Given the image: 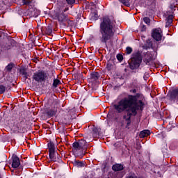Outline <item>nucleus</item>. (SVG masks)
Wrapping results in <instances>:
<instances>
[{"mask_svg": "<svg viewBox=\"0 0 178 178\" xmlns=\"http://www.w3.org/2000/svg\"><path fill=\"white\" fill-rule=\"evenodd\" d=\"M114 109L118 113H123L124 120L127 121V124L131 123V116H136L138 111H143L144 103L141 100H137L136 96L129 95L128 97H124L113 105Z\"/></svg>", "mask_w": 178, "mask_h": 178, "instance_id": "f257e3e1", "label": "nucleus"}, {"mask_svg": "<svg viewBox=\"0 0 178 178\" xmlns=\"http://www.w3.org/2000/svg\"><path fill=\"white\" fill-rule=\"evenodd\" d=\"M99 31V41L106 45V42L115 35V21L110 19L109 17H104L100 23Z\"/></svg>", "mask_w": 178, "mask_h": 178, "instance_id": "f03ea898", "label": "nucleus"}, {"mask_svg": "<svg viewBox=\"0 0 178 178\" xmlns=\"http://www.w3.org/2000/svg\"><path fill=\"white\" fill-rule=\"evenodd\" d=\"M131 60L130 68L132 70L137 69V67H140V65H141V62H143V56L141 55V53L139 51L134 53L131 56Z\"/></svg>", "mask_w": 178, "mask_h": 178, "instance_id": "7ed1b4c3", "label": "nucleus"}, {"mask_svg": "<svg viewBox=\"0 0 178 178\" xmlns=\"http://www.w3.org/2000/svg\"><path fill=\"white\" fill-rule=\"evenodd\" d=\"M48 76H49V74L47 72L38 71V72L33 74V79L38 83H42V81L48 80Z\"/></svg>", "mask_w": 178, "mask_h": 178, "instance_id": "20e7f679", "label": "nucleus"}, {"mask_svg": "<svg viewBox=\"0 0 178 178\" xmlns=\"http://www.w3.org/2000/svg\"><path fill=\"white\" fill-rule=\"evenodd\" d=\"M54 19L58 20L59 23H61L63 26H66V23H68L69 24V22H70L69 18H67V15L65 14L63 11L56 13L54 15Z\"/></svg>", "mask_w": 178, "mask_h": 178, "instance_id": "39448f33", "label": "nucleus"}, {"mask_svg": "<svg viewBox=\"0 0 178 178\" xmlns=\"http://www.w3.org/2000/svg\"><path fill=\"white\" fill-rule=\"evenodd\" d=\"M53 105L54 108L50 109L47 111V115L49 118H52V116H55V115H56V113L58 112V108H59V104H58V102L54 101L53 102Z\"/></svg>", "mask_w": 178, "mask_h": 178, "instance_id": "423d86ee", "label": "nucleus"}, {"mask_svg": "<svg viewBox=\"0 0 178 178\" xmlns=\"http://www.w3.org/2000/svg\"><path fill=\"white\" fill-rule=\"evenodd\" d=\"M152 37L156 40V41H161L162 40V29L158 28L153 30Z\"/></svg>", "mask_w": 178, "mask_h": 178, "instance_id": "0eeeda50", "label": "nucleus"}, {"mask_svg": "<svg viewBox=\"0 0 178 178\" xmlns=\"http://www.w3.org/2000/svg\"><path fill=\"white\" fill-rule=\"evenodd\" d=\"M170 99L172 102H176L178 104V89H174L170 95Z\"/></svg>", "mask_w": 178, "mask_h": 178, "instance_id": "6e6552de", "label": "nucleus"}, {"mask_svg": "<svg viewBox=\"0 0 178 178\" xmlns=\"http://www.w3.org/2000/svg\"><path fill=\"white\" fill-rule=\"evenodd\" d=\"M12 160V168L16 169L17 168H19V166H20V160L19 159V157H17V156L15 154L13 155Z\"/></svg>", "mask_w": 178, "mask_h": 178, "instance_id": "1a4fd4ad", "label": "nucleus"}, {"mask_svg": "<svg viewBox=\"0 0 178 178\" xmlns=\"http://www.w3.org/2000/svg\"><path fill=\"white\" fill-rule=\"evenodd\" d=\"M153 59L154 57L152 56V54H151L150 52H147L145 54L144 62L145 63H146V65H151Z\"/></svg>", "mask_w": 178, "mask_h": 178, "instance_id": "9d476101", "label": "nucleus"}, {"mask_svg": "<svg viewBox=\"0 0 178 178\" xmlns=\"http://www.w3.org/2000/svg\"><path fill=\"white\" fill-rule=\"evenodd\" d=\"M59 154H58V153H56V151L54 152H49V156L51 159V161H53V162H56V161H58V159H59Z\"/></svg>", "mask_w": 178, "mask_h": 178, "instance_id": "9b49d317", "label": "nucleus"}, {"mask_svg": "<svg viewBox=\"0 0 178 178\" xmlns=\"http://www.w3.org/2000/svg\"><path fill=\"white\" fill-rule=\"evenodd\" d=\"M151 134V131L148 129H145L140 132L139 137L140 138H144L145 137H148Z\"/></svg>", "mask_w": 178, "mask_h": 178, "instance_id": "f8f14e48", "label": "nucleus"}, {"mask_svg": "<svg viewBox=\"0 0 178 178\" xmlns=\"http://www.w3.org/2000/svg\"><path fill=\"white\" fill-rule=\"evenodd\" d=\"M80 149H82L81 147L80 146V143H79V142H74L72 144V151L76 153L77 151H80Z\"/></svg>", "mask_w": 178, "mask_h": 178, "instance_id": "ddd939ff", "label": "nucleus"}, {"mask_svg": "<svg viewBox=\"0 0 178 178\" xmlns=\"http://www.w3.org/2000/svg\"><path fill=\"white\" fill-rule=\"evenodd\" d=\"M78 143H79V145L82 149L87 148L88 145V144L87 143V141H86V140L84 139L79 140Z\"/></svg>", "mask_w": 178, "mask_h": 178, "instance_id": "4468645a", "label": "nucleus"}, {"mask_svg": "<svg viewBox=\"0 0 178 178\" xmlns=\"http://www.w3.org/2000/svg\"><path fill=\"white\" fill-rule=\"evenodd\" d=\"M113 170L115 172H119L120 170H123V165L122 164H115L112 167Z\"/></svg>", "mask_w": 178, "mask_h": 178, "instance_id": "2eb2a0df", "label": "nucleus"}, {"mask_svg": "<svg viewBox=\"0 0 178 178\" xmlns=\"http://www.w3.org/2000/svg\"><path fill=\"white\" fill-rule=\"evenodd\" d=\"M173 22V15H170L167 18H166V24H165V27H169L170 24H172V22Z\"/></svg>", "mask_w": 178, "mask_h": 178, "instance_id": "dca6fc26", "label": "nucleus"}, {"mask_svg": "<svg viewBox=\"0 0 178 178\" xmlns=\"http://www.w3.org/2000/svg\"><path fill=\"white\" fill-rule=\"evenodd\" d=\"M48 147H49V152H54L56 149L55 144H54V143L52 142H49L48 143Z\"/></svg>", "mask_w": 178, "mask_h": 178, "instance_id": "f3484780", "label": "nucleus"}, {"mask_svg": "<svg viewBox=\"0 0 178 178\" xmlns=\"http://www.w3.org/2000/svg\"><path fill=\"white\" fill-rule=\"evenodd\" d=\"M74 166H76V168H83V166H84V162L74 161Z\"/></svg>", "mask_w": 178, "mask_h": 178, "instance_id": "a211bd4d", "label": "nucleus"}, {"mask_svg": "<svg viewBox=\"0 0 178 178\" xmlns=\"http://www.w3.org/2000/svg\"><path fill=\"white\" fill-rule=\"evenodd\" d=\"M90 77L92 80H98V79H99V73L98 72L92 73L90 75Z\"/></svg>", "mask_w": 178, "mask_h": 178, "instance_id": "6ab92c4d", "label": "nucleus"}, {"mask_svg": "<svg viewBox=\"0 0 178 178\" xmlns=\"http://www.w3.org/2000/svg\"><path fill=\"white\" fill-rule=\"evenodd\" d=\"M13 63H10L6 67L5 70H6V72H10L12 69H13Z\"/></svg>", "mask_w": 178, "mask_h": 178, "instance_id": "aec40b11", "label": "nucleus"}, {"mask_svg": "<svg viewBox=\"0 0 178 178\" xmlns=\"http://www.w3.org/2000/svg\"><path fill=\"white\" fill-rule=\"evenodd\" d=\"M46 34H47V35H51L52 34V27L47 26L46 28Z\"/></svg>", "mask_w": 178, "mask_h": 178, "instance_id": "412c9836", "label": "nucleus"}, {"mask_svg": "<svg viewBox=\"0 0 178 178\" xmlns=\"http://www.w3.org/2000/svg\"><path fill=\"white\" fill-rule=\"evenodd\" d=\"M58 84H60V81L59 79H54V82H53V86L56 88L58 87Z\"/></svg>", "mask_w": 178, "mask_h": 178, "instance_id": "4be33fe9", "label": "nucleus"}, {"mask_svg": "<svg viewBox=\"0 0 178 178\" xmlns=\"http://www.w3.org/2000/svg\"><path fill=\"white\" fill-rule=\"evenodd\" d=\"M121 3H123L125 6H130V3L129 0H119Z\"/></svg>", "mask_w": 178, "mask_h": 178, "instance_id": "5701e85b", "label": "nucleus"}, {"mask_svg": "<svg viewBox=\"0 0 178 178\" xmlns=\"http://www.w3.org/2000/svg\"><path fill=\"white\" fill-rule=\"evenodd\" d=\"M22 5H30L33 2V0H22Z\"/></svg>", "mask_w": 178, "mask_h": 178, "instance_id": "b1692460", "label": "nucleus"}, {"mask_svg": "<svg viewBox=\"0 0 178 178\" xmlns=\"http://www.w3.org/2000/svg\"><path fill=\"white\" fill-rule=\"evenodd\" d=\"M6 90V87L3 85H0V94H3Z\"/></svg>", "mask_w": 178, "mask_h": 178, "instance_id": "393cba45", "label": "nucleus"}, {"mask_svg": "<svg viewBox=\"0 0 178 178\" xmlns=\"http://www.w3.org/2000/svg\"><path fill=\"white\" fill-rule=\"evenodd\" d=\"M38 15H40V12L37 11V10H33V11L32 12V16L33 17H37Z\"/></svg>", "mask_w": 178, "mask_h": 178, "instance_id": "a878e982", "label": "nucleus"}, {"mask_svg": "<svg viewBox=\"0 0 178 178\" xmlns=\"http://www.w3.org/2000/svg\"><path fill=\"white\" fill-rule=\"evenodd\" d=\"M22 74H23V76H24L25 80L27 79V72H26V70L22 69L20 70Z\"/></svg>", "mask_w": 178, "mask_h": 178, "instance_id": "bb28decb", "label": "nucleus"}, {"mask_svg": "<svg viewBox=\"0 0 178 178\" xmlns=\"http://www.w3.org/2000/svg\"><path fill=\"white\" fill-rule=\"evenodd\" d=\"M126 51H127V55H130V54H131V52H133V49H131V47H128L126 48Z\"/></svg>", "mask_w": 178, "mask_h": 178, "instance_id": "cd10ccee", "label": "nucleus"}, {"mask_svg": "<svg viewBox=\"0 0 178 178\" xmlns=\"http://www.w3.org/2000/svg\"><path fill=\"white\" fill-rule=\"evenodd\" d=\"M143 21L146 24H149V23H151L149 18L147 17L143 18Z\"/></svg>", "mask_w": 178, "mask_h": 178, "instance_id": "c85d7f7f", "label": "nucleus"}, {"mask_svg": "<svg viewBox=\"0 0 178 178\" xmlns=\"http://www.w3.org/2000/svg\"><path fill=\"white\" fill-rule=\"evenodd\" d=\"M106 69L107 70H112V63H108L106 65Z\"/></svg>", "mask_w": 178, "mask_h": 178, "instance_id": "c756f323", "label": "nucleus"}, {"mask_svg": "<svg viewBox=\"0 0 178 178\" xmlns=\"http://www.w3.org/2000/svg\"><path fill=\"white\" fill-rule=\"evenodd\" d=\"M67 3H68V5H73V3H74V2H76V0H65Z\"/></svg>", "mask_w": 178, "mask_h": 178, "instance_id": "7c9ffc66", "label": "nucleus"}, {"mask_svg": "<svg viewBox=\"0 0 178 178\" xmlns=\"http://www.w3.org/2000/svg\"><path fill=\"white\" fill-rule=\"evenodd\" d=\"M117 59L118 60H120V61L123 60V56L122 54H118Z\"/></svg>", "mask_w": 178, "mask_h": 178, "instance_id": "2f4dec72", "label": "nucleus"}, {"mask_svg": "<svg viewBox=\"0 0 178 178\" xmlns=\"http://www.w3.org/2000/svg\"><path fill=\"white\" fill-rule=\"evenodd\" d=\"M149 77V74H148V72H146L144 74V76H143L144 80H147Z\"/></svg>", "mask_w": 178, "mask_h": 178, "instance_id": "473e14b6", "label": "nucleus"}, {"mask_svg": "<svg viewBox=\"0 0 178 178\" xmlns=\"http://www.w3.org/2000/svg\"><path fill=\"white\" fill-rule=\"evenodd\" d=\"M66 6V3H63L62 4V3L60 1L58 2V6H62V7H65Z\"/></svg>", "mask_w": 178, "mask_h": 178, "instance_id": "72a5a7b5", "label": "nucleus"}, {"mask_svg": "<svg viewBox=\"0 0 178 178\" xmlns=\"http://www.w3.org/2000/svg\"><path fill=\"white\" fill-rule=\"evenodd\" d=\"M67 10H69V8H65L64 10H61L60 12L65 13V12H67Z\"/></svg>", "mask_w": 178, "mask_h": 178, "instance_id": "f704fd0d", "label": "nucleus"}, {"mask_svg": "<svg viewBox=\"0 0 178 178\" xmlns=\"http://www.w3.org/2000/svg\"><path fill=\"white\" fill-rule=\"evenodd\" d=\"M140 27H142V31H145V26L141 25Z\"/></svg>", "mask_w": 178, "mask_h": 178, "instance_id": "c9c22d12", "label": "nucleus"}, {"mask_svg": "<svg viewBox=\"0 0 178 178\" xmlns=\"http://www.w3.org/2000/svg\"><path fill=\"white\" fill-rule=\"evenodd\" d=\"M55 75V72H52V76H54Z\"/></svg>", "mask_w": 178, "mask_h": 178, "instance_id": "e433bc0d", "label": "nucleus"}, {"mask_svg": "<svg viewBox=\"0 0 178 178\" xmlns=\"http://www.w3.org/2000/svg\"><path fill=\"white\" fill-rule=\"evenodd\" d=\"M125 122H126V123H127V120H125ZM129 125H130V124H127V127H127V126H129Z\"/></svg>", "mask_w": 178, "mask_h": 178, "instance_id": "4c0bfd02", "label": "nucleus"}, {"mask_svg": "<svg viewBox=\"0 0 178 178\" xmlns=\"http://www.w3.org/2000/svg\"><path fill=\"white\" fill-rule=\"evenodd\" d=\"M132 92H136V89L133 90Z\"/></svg>", "mask_w": 178, "mask_h": 178, "instance_id": "58836bf2", "label": "nucleus"}, {"mask_svg": "<svg viewBox=\"0 0 178 178\" xmlns=\"http://www.w3.org/2000/svg\"><path fill=\"white\" fill-rule=\"evenodd\" d=\"M51 1H54V0H51Z\"/></svg>", "mask_w": 178, "mask_h": 178, "instance_id": "ea45409f", "label": "nucleus"}]
</instances>
